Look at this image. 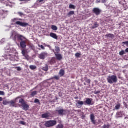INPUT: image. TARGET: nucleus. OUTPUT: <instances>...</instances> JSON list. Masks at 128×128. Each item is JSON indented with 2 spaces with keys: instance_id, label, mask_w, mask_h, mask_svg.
Instances as JSON below:
<instances>
[{
  "instance_id": "c9c22d12",
  "label": "nucleus",
  "mask_w": 128,
  "mask_h": 128,
  "mask_svg": "<svg viewBox=\"0 0 128 128\" xmlns=\"http://www.w3.org/2000/svg\"><path fill=\"white\" fill-rule=\"evenodd\" d=\"M85 80H86V82L87 83V84H90V79H88V78H86L85 79Z\"/></svg>"
},
{
  "instance_id": "e433bc0d",
  "label": "nucleus",
  "mask_w": 128,
  "mask_h": 128,
  "mask_svg": "<svg viewBox=\"0 0 128 128\" xmlns=\"http://www.w3.org/2000/svg\"><path fill=\"white\" fill-rule=\"evenodd\" d=\"M57 128H64V125H62V124H58L57 126Z\"/></svg>"
},
{
  "instance_id": "a878e982",
  "label": "nucleus",
  "mask_w": 128,
  "mask_h": 128,
  "mask_svg": "<svg viewBox=\"0 0 128 128\" xmlns=\"http://www.w3.org/2000/svg\"><path fill=\"white\" fill-rule=\"evenodd\" d=\"M3 104L4 106H8V104H10V102H8V100H4L3 102Z\"/></svg>"
},
{
  "instance_id": "b1692460",
  "label": "nucleus",
  "mask_w": 128,
  "mask_h": 128,
  "mask_svg": "<svg viewBox=\"0 0 128 128\" xmlns=\"http://www.w3.org/2000/svg\"><path fill=\"white\" fill-rule=\"evenodd\" d=\"M74 11H70V12L68 14L67 16H68L69 18H70V16H74Z\"/></svg>"
},
{
  "instance_id": "4c0bfd02",
  "label": "nucleus",
  "mask_w": 128,
  "mask_h": 128,
  "mask_svg": "<svg viewBox=\"0 0 128 128\" xmlns=\"http://www.w3.org/2000/svg\"><path fill=\"white\" fill-rule=\"evenodd\" d=\"M39 48H41L42 50H46V48H44V46L42 45H39Z\"/></svg>"
},
{
  "instance_id": "c03bdc74",
  "label": "nucleus",
  "mask_w": 128,
  "mask_h": 128,
  "mask_svg": "<svg viewBox=\"0 0 128 128\" xmlns=\"http://www.w3.org/2000/svg\"><path fill=\"white\" fill-rule=\"evenodd\" d=\"M20 124H22L23 126H24V124H26V122H24L23 121L20 122Z\"/></svg>"
},
{
  "instance_id": "f257e3e1",
  "label": "nucleus",
  "mask_w": 128,
  "mask_h": 128,
  "mask_svg": "<svg viewBox=\"0 0 128 128\" xmlns=\"http://www.w3.org/2000/svg\"><path fill=\"white\" fill-rule=\"evenodd\" d=\"M19 104H22L21 106L23 110L27 112L28 110H30V106L26 104V102L24 99H20L19 100Z\"/></svg>"
},
{
  "instance_id": "8fccbe9b",
  "label": "nucleus",
  "mask_w": 128,
  "mask_h": 128,
  "mask_svg": "<svg viewBox=\"0 0 128 128\" xmlns=\"http://www.w3.org/2000/svg\"><path fill=\"white\" fill-rule=\"evenodd\" d=\"M44 0H40L39 1L40 2H44Z\"/></svg>"
},
{
  "instance_id": "7ed1b4c3",
  "label": "nucleus",
  "mask_w": 128,
  "mask_h": 128,
  "mask_svg": "<svg viewBox=\"0 0 128 128\" xmlns=\"http://www.w3.org/2000/svg\"><path fill=\"white\" fill-rule=\"evenodd\" d=\"M56 124H58V122L56 120H50L48 121H46L44 124V126L46 128H52V126H56Z\"/></svg>"
},
{
  "instance_id": "6ab92c4d",
  "label": "nucleus",
  "mask_w": 128,
  "mask_h": 128,
  "mask_svg": "<svg viewBox=\"0 0 128 128\" xmlns=\"http://www.w3.org/2000/svg\"><path fill=\"white\" fill-rule=\"evenodd\" d=\"M60 47H56L55 52H54V54H60Z\"/></svg>"
},
{
  "instance_id": "f704fd0d",
  "label": "nucleus",
  "mask_w": 128,
  "mask_h": 128,
  "mask_svg": "<svg viewBox=\"0 0 128 128\" xmlns=\"http://www.w3.org/2000/svg\"><path fill=\"white\" fill-rule=\"evenodd\" d=\"M117 116H119L120 118H121V116H122V112H118Z\"/></svg>"
},
{
  "instance_id": "f3484780",
  "label": "nucleus",
  "mask_w": 128,
  "mask_h": 128,
  "mask_svg": "<svg viewBox=\"0 0 128 128\" xmlns=\"http://www.w3.org/2000/svg\"><path fill=\"white\" fill-rule=\"evenodd\" d=\"M106 38H112V40H114V34H107L106 35Z\"/></svg>"
},
{
  "instance_id": "aec40b11",
  "label": "nucleus",
  "mask_w": 128,
  "mask_h": 128,
  "mask_svg": "<svg viewBox=\"0 0 128 128\" xmlns=\"http://www.w3.org/2000/svg\"><path fill=\"white\" fill-rule=\"evenodd\" d=\"M100 26V24H98V22H94V26H92V30H94V28H98Z\"/></svg>"
},
{
  "instance_id": "4be33fe9",
  "label": "nucleus",
  "mask_w": 128,
  "mask_h": 128,
  "mask_svg": "<svg viewBox=\"0 0 128 128\" xmlns=\"http://www.w3.org/2000/svg\"><path fill=\"white\" fill-rule=\"evenodd\" d=\"M56 62V58H52L50 61V64H54Z\"/></svg>"
},
{
  "instance_id": "ddd939ff",
  "label": "nucleus",
  "mask_w": 128,
  "mask_h": 128,
  "mask_svg": "<svg viewBox=\"0 0 128 128\" xmlns=\"http://www.w3.org/2000/svg\"><path fill=\"white\" fill-rule=\"evenodd\" d=\"M26 50H22V54L23 56H24L26 60H28V54H26Z\"/></svg>"
},
{
  "instance_id": "58836bf2",
  "label": "nucleus",
  "mask_w": 128,
  "mask_h": 128,
  "mask_svg": "<svg viewBox=\"0 0 128 128\" xmlns=\"http://www.w3.org/2000/svg\"><path fill=\"white\" fill-rule=\"evenodd\" d=\"M54 78L56 80H60V76H54Z\"/></svg>"
},
{
  "instance_id": "72a5a7b5",
  "label": "nucleus",
  "mask_w": 128,
  "mask_h": 128,
  "mask_svg": "<svg viewBox=\"0 0 128 128\" xmlns=\"http://www.w3.org/2000/svg\"><path fill=\"white\" fill-rule=\"evenodd\" d=\"M34 102L35 104H40V100L38 99H35Z\"/></svg>"
},
{
  "instance_id": "5701e85b",
  "label": "nucleus",
  "mask_w": 128,
  "mask_h": 128,
  "mask_svg": "<svg viewBox=\"0 0 128 128\" xmlns=\"http://www.w3.org/2000/svg\"><path fill=\"white\" fill-rule=\"evenodd\" d=\"M16 102V101L15 100H11L9 102V104H11L12 106H14V104Z\"/></svg>"
},
{
  "instance_id": "f8f14e48",
  "label": "nucleus",
  "mask_w": 128,
  "mask_h": 128,
  "mask_svg": "<svg viewBox=\"0 0 128 128\" xmlns=\"http://www.w3.org/2000/svg\"><path fill=\"white\" fill-rule=\"evenodd\" d=\"M20 46L22 48H26V40L22 41L20 42Z\"/></svg>"
},
{
  "instance_id": "7c9ffc66",
  "label": "nucleus",
  "mask_w": 128,
  "mask_h": 128,
  "mask_svg": "<svg viewBox=\"0 0 128 128\" xmlns=\"http://www.w3.org/2000/svg\"><path fill=\"white\" fill-rule=\"evenodd\" d=\"M119 54L121 56H124V54H126V52L124 50H122L120 52Z\"/></svg>"
},
{
  "instance_id": "49530a36",
  "label": "nucleus",
  "mask_w": 128,
  "mask_h": 128,
  "mask_svg": "<svg viewBox=\"0 0 128 128\" xmlns=\"http://www.w3.org/2000/svg\"><path fill=\"white\" fill-rule=\"evenodd\" d=\"M97 2L100 4V2H102V1H100V0H98Z\"/></svg>"
},
{
  "instance_id": "39448f33",
  "label": "nucleus",
  "mask_w": 128,
  "mask_h": 128,
  "mask_svg": "<svg viewBox=\"0 0 128 128\" xmlns=\"http://www.w3.org/2000/svg\"><path fill=\"white\" fill-rule=\"evenodd\" d=\"M12 36H15V38L17 36L18 40H22V38L26 39V38L24 37V36L22 35H17L16 33V32H14L12 34Z\"/></svg>"
},
{
  "instance_id": "de8ad7c7",
  "label": "nucleus",
  "mask_w": 128,
  "mask_h": 128,
  "mask_svg": "<svg viewBox=\"0 0 128 128\" xmlns=\"http://www.w3.org/2000/svg\"><path fill=\"white\" fill-rule=\"evenodd\" d=\"M126 52L128 53V48H126V50H125Z\"/></svg>"
},
{
  "instance_id": "423d86ee",
  "label": "nucleus",
  "mask_w": 128,
  "mask_h": 128,
  "mask_svg": "<svg viewBox=\"0 0 128 128\" xmlns=\"http://www.w3.org/2000/svg\"><path fill=\"white\" fill-rule=\"evenodd\" d=\"M56 112H58L60 116H66V110L64 109L56 110Z\"/></svg>"
},
{
  "instance_id": "20e7f679",
  "label": "nucleus",
  "mask_w": 128,
  "mask_h": 128,
  "mask_svg": "<svg viewBox=\"0 0 128 128\" xmlns=\"http://www.w3.org/2000/svg\"><path fill=\"white\" fill-rule=\"evenodd\" d=\"M15 24L17 26H22L23 28H26V26H28V23L22 22H16Z\"/></svg>"
},
{
  "instance_id": "a19ab883",
  "label": "nucleus",
  "mask_w": 128,
  "mask_h": 128,
  "mask_svg": "<svg viewBox=\"0 0 128 128\" xmlns=\"http://www.w3.org/2000/svg\"><path fill=\"white\" fill-rule=\"evenodd\" d=\"M16 68H17L18 72H20L22 70V68L20 67H16Z\"/></svg>"
},
{
  "instance_id": "603ef678",
  "label": "nucleus",
  "mask_w": 128,
  "mask_h": 128,
  "mask_svg": "<svg viewBox=\"0 0 128 128\" xmlns=\"http://www.w3.org/2000/svg\"><path fill=\"white\" fill-rule=\"evenodd\" d=\"M78 97H76L75 100H78Z\"/></svg>"
},
{
  "instance_id": "79ce46f5",
  "label": "nucleus",
  "mask_w": 128,
  "mask_h": 128,
  "mask_svg": "<svg viewBox=\"0 0 128 128\" xmlns=\"http://www.w3.org/2000/svg\"><path fill=\"white\" fill-rule=\"evenodd\" d=\"M5 94L4 92L2 91H0V96H4Z\"/></svg>"
},
{
  "instance_id": "1a4fd4ad",
  "label": "nucleus",
  "mask_w": 128,
  "mask_h": 128,
  "mask_svg": "<svg viewBox=\"0 0 128 128\" xmlns=\"http://www.w3.org/2000/svg\"><path fill=\"white\" fill-rule=\"evenodd\" d=\"M91 122L93 124H96V116L94 114H91L90 116Z\"/></svg>"
},
{
  "instance_id": "13d9d810",
  "label": "nucleus",
  "mask_w": 128,
  "mask_h": 128,
  "mask_svg": "<svg viewBox=\"0 0 128 128\" xmlns=\"http://www.w3.org/2000/svg\"><path fill=\"white\" fill-rule=\"evenodd\" d=\"M9 56H10V54H9Z\"/></svg>"
},
{
  "instance_id": "4468645a",
  "label": "nucleus",
  "mask_w": 128,
  "mask_h": 128,
  "mask_svg": "<svg viewBox=\"0 0 128 128\" xmlns=\"http://www.w3.org/2000/svg\"><path fill=\"white\" fill-rule=\"evenodd\" d=\"M92 99L88 98H86V101L85 102L88 106H90L92 104Z\"/></svg>"
},
{
  "instance_id": "9b49d317",
  "label": "nucleus",
  "mask_w": 128,
  "mask_h": 128,
  "mask_svg": "<svg viewBox=\"0 0 128 128\" xmlns=\"http://www.w3.org/2000/svg\"><path fill=\"white\" fill-rule=\"evenodd\" d=\"M76 102H77V104H76V105L77 106L78 108H82V106L84 104V102L80 100H76Z\"/></svg>"
},
{
  "instance_id": "473e14b6",
  "label": "nucleus",
  "mask_w": 128,
  "mask_h": 128,
  "mask_svg": "<svg viewBox=\"0 0 128 128\" xmlns=\"http://www.w3.org/2000/svg\"><path fill=\"white\" fill-rule=\"evenodd\" d=\"M110 128V124H108V125L104 124L102 126V128Z\"/></svg>"
},
{
  "instance_id": "37998d69",
  "label": "nucleus",
  "mask_w": 128,
  "mask_h": 128,
  "mask_svg": "<svg viewBox=\"0 0 128 128\" xmlns=\"http://www.w3.org/2000/svg\"><path fill=\"white\" fill-rule=\"evenodd\" d=\"M18 14H19V16H24V13H22V12H18Z\"/></svg>"
},
{
  "instance_id": "09e8293b",
  "label": "nucleus",
  "mask_w": 128,
  "mask_h": 128,
  "mask_svg": "<svg viewBox=\"0 0 128 128\" xmlns=\"http://www.w3.org/2000/svg\"><path fill=\"white\" fill-rule=\"evenodd\" d=\"M0 102H2V98L0 97Z\"/></svg>"
},
{
  "instance_id": "c756f323",
  "label": "nucleus",
  "mask_w": 128,
  "mask_h": 128,
  "mask_svg": "<svg viewBox=\"0 0 128 128\" xmlns=\"http://www.w3.org/2000/svg\"><path fill=\"white\" fill-rule=\"evenodd\" d=\"M36 94H38V92L36 91L33 92L31 94V96L34 97L35 96H36Z\"/></svg>"
},
{
  "instance_id": "5fc2aeb1",
  "label": "nucleus",
  "mask_w": 128,
  "mask_h": 128,
  "mask_svg": "<svg viewBox=\"0 0 128 128\" xmlns=\"http://www.w3.org/2000/svg\"><path fill=\"white\" fill-rule=\"evenodd\" d=\"M20 2H24V0H20Z\"/></svg>"
},
{
  "instance_id": "864d4df0",
  "label": "nucleus",
  "mask_w": 128,
  "mask_h": 128,
  "mask_svg": "<svg viewBox=\"0 0 128 128\" xmlns=\"http://www.w3.org/2000/svg\"><path fill=\"white\" fill-rule=\"evenodd\" d=\"M18 98H20V97H18L17 98H16V100H18Z\"/></svg>"
},
{
  "instance_id": "a18cd8bd",
  "label": "nucleus",
  "mask_w": 128,
  "mask_h": 128,
  "mask_svg": "<svg viewBox=\"0 0 128 128\" xmlns=\"http://www.w3.org/2000/svg\"><path fill=\"white\" fill-rule=\"evenodd\" d=\"M123 44H125L126 46H128V42H122Z\"/></svg>"
},
{
  "instance_id": "6e6552de",
  "label": "nucleus",
  "mask_w": 128,
  "mask_h": 128,
  "mask_svg": "<svg viewBox=\"0 0 128 128\" xmlns=\"http://www.w3.org/2000/svg\"><path fill=\"white\" fill-rule=\"evenodd\" d=\"M92 12H94V14L96 16H100V14H102L101 10H100V8H94L93 9Z\"/></svg>"
},
{
  "instance_id": "f03ea898",
  "label": "nucleus",
  "mask_w": 128,
  "mask_h": 128,
  "mask_svg": "<svg viewBox=\"0 0 128 128\" xmlns=\"http://www.w3.org/2000/svg\"><path fill=\"white\" fill-rule=\"evenodd\" d=\"M108 82L110 84H116L118 82V77L116 76H108L107 78Z\"/></svg>"
},
{
  "instance_id": "cd10ccee",
  "label": "nucleus",
  "mask_w": 128,
  "mask_h": 128,
  "mask_svg": "<svg viewBox=\"0 0 128 128\" xmlns=\"http://www.w3.org/2000/svg\"><path fill=\"white\" fill-rule=\"evenodd\" d=\"M52 30H53L56 31V30H58V27L56 26L52 25Z\"/></svg>"
},
{
  "instance_id": "4d7b16f0",
  "label": "nucleus",
  "mask_w": 128,
  "mask_h": 128,
  "mask_svg": "<svg viewBox=\"0 0 128 128\" xmlns=\"http://www.w3.org/2000/svg\"><path fill=\"white\" fill-rule=\"evenodd\" d=\"M97 94H100V92H97Z\"/></svg>"
},
{
  "instance_id": "3c124183",
  "label": "nucleus",
  "mask_w": 128,
  "mask_h": 128,
  "mask_svg": "<svg viewBox=\"0 0 128 128\" xmlns=\"http://www.w3.org/2000/svg\"><path fill=\"white\" fill-rule=\"evenodd\" d=\"M16 18H14V20H13V22H16Z\"/></svg>"
},
{
  "instance_id": "ea45409f",
  "label": "nucleus",
  "mask_w": 128,
  "mask_h": 128,
  "mask_svg": "<svg viewBox=\"0 0 128 128\" xmlns=\"http://www.w3.org/2000/svg\"><path fill=\"white\" fill-rule=\"evenodd\" d=\"M108 2V0H102L101 2L102 4H106Z\"/></svg>"
},
{
  "instance_id": "0eeeda50",
  "label": "nucleus",
  "mask_w": 128,
  "mask_h": 128,
  "mask_svg": "<svg viewBox=\"0 0 128 128\" xmlns=\"http://www.w3.org/2000/svg\"><path fill=\"white\" fill-rule=\"evenodd\" d=\"M52 114L49 112L45 113L42 115V118H46V120H50V118H52Z\"/></svg>"
},
{
  "instance_id": "393cba45",
  "label": "nucleus",
  "mask_w": 128,
  "mask_h": 128,
  "mask_svg": "<svg viewBox=\"0 0 128 128\" xmlns=\"http://www.w3.org/2000/svg\"><path fill=\"white\" fill-rule=\"evenodd\" d=\"M30 68L32 70H36V66L31 65L30 66Z\"/></svg>"
},
{
  "instance_id": "2eb2a0df",
  "label": "nucleus",
  "mask_w": 128,
  "mask_h": 128,
  "mask_svg": "<svg viewBox=\"0 0 128 128\" xmlns=\"http://www.w3.org/2000/svg\"><path fill=\"white\" fill-rule=\"evenodd\" d=\"M50 36L51 38H54V40H58V35L54 33H51L50 34Z\"/></svg>"
},
{
  "instance_id": "bb28decb",
  "label": "nucleus",
  "mask_w": 128,
  "mask_h": 128,
  "mask_svg": "<svg viewBox=\"0 0 128 128\" xmlns=\"http://www.w3.org/2000/svg\"><path fill=\"white\" fill-rule=\"evenodd\" d=\"M69 8H70V10H76V6L73 4H70L69 6Z\"/></svg>"
},
{
  "instance_id": "2f4dec72",
  "label": "nucleus",
  "mask_w": 128,
  "mask_h": 128,
  "mask_svg": "<svg viewBox=\"0 0 128 128\" xmlns=\"http://www.w3.org/2000/svg\"><path fill=\"white\" fill-rule=\"evenodd\" d=\"M116 110H120V104H118L116 107H115Z\"/></svg>"
},
{
  "instance_id": "412c9836",
  "label": "nucleus",
  "mask_w": 128,
  "mask_h": 128,
  "mask_svg": "<svg viewBox=\"0 0 128 128\" xmlns=\"http://www.w3.org/2000/svg\"><path fill=\"white\" fill-rule=\"evenodd\" d=\"M42 70L44 72H48V64H46L45 67H42Z\"/></svg>"
},
{
  "instance_id": "9d476101",
  "label": "nucleus",
  "mask_w": 128,
  "mask_h": 128,
  "mask_svg": "<svg viewBox=\"0 0 128 128\" xmlns=\"http://www.w3.org/2000/svg\"><path fill=\"white\" fill-rule=\"evenodd\" d=\"M48 56V53L42 52L39 55L40 60H44Z\"/></svg>"
},
{
  "instance_id": "dca6fc26",
  "label": "nucleus",
  "mask_w": 128,
  "mask_h": 128,
  "mask_svg": "<svg viewBox=\"0 0 128 128\" xmlns=\"http://www.w3.org/2000/svg\"><path fill=\"white\" fill-rule=\"evenodd\" d=\"M55 56L58 60H62V54H56L55 53Z\"/></svg>"
},
{
  "instance_id": "6e6d98bb",
  "label": "nucleus",
  "mask_w": 128,
  "mask_h": 128,
  "mask_svg": "<svg viewBox=\"0 0 128 128\" xmlns=\"http://www.w3.org/2000/svg\"><path fill=\"white\" fill-rule=\"evenodd\" d=\"M84 86H86V84L84 83Z\"/></svg>"
},
{
  "instance_id": "c85d7f7f",
  "label": "nucleus",
  "mask_w": 128,
  "mask_h": 128,
  "mask_svg": "<svg viewBox=\"0 0 128 128\" xmlns=\"http://www.w3.org/2000/svg\"><path fill=\"white\" fill-rule=\"evenodd\" d=\"M80 56H82V54H80V53H76L75 54V56L76 58H80Z\"/></svg>"
},
{
  "instance_id": "a211bd4d",
  "label": "nucleus",
  "mask_w": 128,
  "mask_h": 128,
  "mask_svg": "<svg viewBox=\"0 0 128 128\" xmlns=\"http://www.w3.org/2000/svg\"><path fill=\"white\" fill-rule=\"evenodd\" d=\"M64 70L63 69L61 70L59 72V75L60 76V77H62L64 76Z\"/></svg>"
}]
</instances>
